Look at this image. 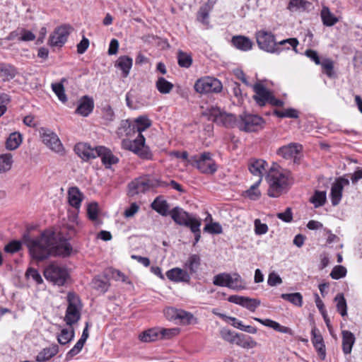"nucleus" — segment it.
<instances>
[{
  "label": "nucleus",
  "instance_id": "obj_8",
  "mask_svg": "<svg viewBox=\"0 0 362 362\" xmlns=\"http://www.w3.org/2000/svg\"><path fill=\"white\" fill-rule=\"evenodd\" d=\"M188 163L197 168L202 173L214 174L217 170V165L209 152L192 156L189 158Z\"/></svg>",
  "mask_w": 362,
  "mask_h": 362
},
{
  "label": "nucleus",
  "instance_id": "obj_51",
  "mask_svg": "<svg viewBox=\"0 0 362 362\" xmlns=\"http://www.w3.org/2000/svg\"><path fill=\"white\" fill-rule=\"evenodd\" d=\"M194 316L189 312L183 310H179L177 311V320L180 321L181 324L189 325L193 319Z\"/></svg>",
  "mask_w": 362,
  "mask_h": 362
},
{
  "label": "nucleus",
  "instance_id": "obj_11",
  "mask_svg": "<svg viewBox=\"0 0 362 362\" xmlns=\"http://www.w3.org/2000/svg\"><path fill=\"white\" fill-rule=\"evenodd\" d=\"M194 88L200 94L218 93L222 90L221 82L214 77L205 76L196 81Z\"/></svg>",
  "mask_w": 362,
  "mask_h": 362
},
{
  "label": "nucleus",
  "instance_id": "obj_55",
  "mask_svg": "<svg viewBox=\"0 0 362 362\" xmlns=\"http://www.w3.org/2000/svg\"><path fill=\"white\" fill-rule=\"evenodd\" d=\"M261 182V178H258V180L247 190V194L251 199H257L260 196V192L257 187Z\"/></svg>",
  "mask_w": 362,
  "mask_h": 362
},
{
  "label": "nucleus",
  "instance_id": "obj_59",
  "mask_svg": "<svg viewBox=\"0 0 362 362\" xmlns=\"http://www.w3.org/2000/svg\"><path fill=\"white\" fill-rule=\"evenodd\" d=\"M21 248V243L18 240H12L4 247V251L8 253H15Z\"/></svg>",
  "mask_w": 362,
  "mask_h": 362
},
{
  "label": "nucleus",
  "instance_id": "obj_5",
  "mask_svg": "<svg viewBox=\"0 0 362 362\" xmlns=\"http://www.w3.org/2000/svg\"><path fill=\"white\" fill-rule=\"evenodd\" d=\"M166 182L151 178L149 176L140 177L129 184V194L134 196L139 193H144L151 188L158 187H165Z\"/></svg>",
  "mask_w": 362,
  "mask_h": 362
},
{
  "label": "nucleus",
  "instance_id": "obj_32",
  "mask_svg": "<svg viewBox=\"0 0 362 362\" xmlns=\"http://www.w3.org/2000/svg\"><path fill=\"white\" fill-rule=\"evenodd\" d=\"M234 344L244 349H253L257 346V341L253 340L251 337L244 334H238Z\"/></svg>",
  "mask_w": 362,
  "mask_h": 362
},
{
  "label": "nucleus",
  "instance_id": "obj_17",
  "mask_svg": "<svg viewBox=\"0 0 362 362\" xmlns=\"http://www.w3.org/2000/svg\"><path fill=\"white\" fill-rule=\"evenodd\" d=\"M228 300L230 303L246 308L252 312H254L255 309L260 305V300L258 299L250 298L249 297L238 295L230 296L228 298Z\"/></svg>",
  "mask_w": 362,
  "mask_h": 362
},
{
  "label": "nucleus",
  "instance_id": "obj_48",
  "mask_svg": "<svg viewBox=\"0 0 362 362\" xmlns=\"http://www.w3.org/2000/svg\"><path fill=\"white\" fill-rule=\"evenodd\" d=\"M274 114L280 118L288 117L296 119L298 117V112L293 108H288L284 111L275 110Z\"/></svg>",
  "mask_w": 362,
  "mask_h": 362
},
{
  "label": "nucleus",
  "instance_id": "obj_25",
  "mask_svg": "<svg viewBox=\"0 0 362 362\" xmlns=\"http://www.w3.org/2000/svg\"><path fill=\"white\" fill-rule=\"evenodd\" d=\"M267 162L262 159L251 160L248 168L250 173L262 180V177L266 172Z\"/></svg>",
  "mask_w": 362,
  "mask_h": 362
},
{
  "label": "nucleus",
  "instance_id": "obj_36",
  "mask_svg": "<svg viewBox=\"0 0 362 362\" xmlns=\"http://www.w3.org/2000/svg\"><path fill=\"white\" fill-rule=\"evenodd\" d=\"M321 18L323 24L326 26H332L338 21L335 16L332 13L329 8L326 6L322 8Z\"/></svg>",
  "mask_w": 362,
  "mask_h": 362
},
{
  "label": "nucleus",
  "instance_id": "obj_4",
  "mask_svg": "<svg viewBox=\"0 0 362 362\" xmlns=\"http://www.w3.org/2000/svg\"><path fill=\"white\" fill-rule=\"evenodd\" d=\"M255 38L259 48L265 52L279 54L283 50V48H281L280 46L288 44L297 52L296 48L298 45V40L296 38H288L276 42L274 35L272 32L264 30L257 31Z\"/></svg>",
  "mask_w": 362,
  "mask_h": 362
},
{
  "label": "nucleus",
  "instance_id": "obj_2",
  "mask_svg": "<svg viewBox=\"0 0 362 362\" xmlns=\"http://www.w3.org/2000/svg\"><path fill=\"white\" fill-rule=\"evenodd\" d=\"M151 125V120L145 115L137 117L134 124H131L129 120L122 121L119 130H123L126 135L130 134L132 131L139 132L138 136L134 140L123 139L122 148L132 151L142 159L151 160L153 154L149 148L145 145V137L141 134V132Z\"/></svg>",
  "mask_w": 362,
  "mask_h": 362
},
{
  "label": "nucleus",
  "instance_id": "obj_15",
  "mask_svg": "<svg viewBox=\"0 0 362 362\" xmlns=\"http://www.w3.org/2000/svg\"><path fill=\"white\" fill-rule=\"evenodd\" d=\"M69 35V26L62 25L57 27L49 37V45L52 47H62L66 42Z\"/></svg>",
  "mask_w": 362,
  "mask_h": 362
},
{
  "label": "nucleus",
  "instance_id": "obj_40",
  "mask_svg": "<svg viewBox=\"0 0 362 362\" xmlns=\"http://www.w3.org/2000/svg\"><path fill=\"white\" fill-rule=\"evenodd\" d=\"M177 63L180 67H190L192 64V55L182 50H179L177 52Z\"/></svg>",
  "mask_w": 362,
  "mask_h": 362
},
{
  "label": "nucleus",
  "instance_id": "obj_45",
  "mask_svg": "<svg viewBox=\"0 0 362 362\" xmlns=\"http://www.w3.org/2000/svg\"><path fill=\"white\" fill-rule=\"evenodd\" d=\"M160 334V332L156 329H150L143 332L139 337V339L144 342H151L156 341Z\"/></svg>",
  "mask_w": 362,
  "mask_h": 362
},
{
  "label": "nucleus",
  "instance_id": "obj_52",
  "mask_svg": "<svg viewBox=\"0 0 362 362\" xmlns=\"http://www.w3.org/2000/svg\"><path fill=\"white\" fill-rule=\"evenodd\" d=\"M346 274V269L341 265H337L332 269L330 276L333 279H339L344 277Z\"/></svg>",
  "mask_w": 362,
  "mask_h": 362
},
{
  "label": "nucleus",
  "instance_id": "obj_49",
  "mask_svg": "<svg viewBox=\"0 0 362 362\" xmlns=\"http://www.w3.org/2000/svg\"><path fill=\"white\" fill-rule=\"evenodd\" d=\"M93 286L95 289L105 293L109 288V284L105 279H103L100 277H95L92 281Z\"/></svg>",
  "mask_w": 362,
  "mask_h": 362
},
{
  "label": "nucleus",
  "instance_id": "obj_24",
  "mask_svg": "<svg viewBox=\"0 0 362 362\" xmlns=\"http://www.w3.org/2000/svg\"><path fill=\"white\" fill-rule=\"evenodd\" d=\"M231 42L235 48L244 52L252 49L253 45L252 40L243 35L233 36Z\"/></svg>",
  "mask_w": 362,
  "mask_h": 362
},
{
  "label": "nucleus",
  "instance_id": "obj_38",
  "mask_svg": "<svg viewBox=\"0 0 362 362\" xmlns=\"http://www.w3.org/2000/svg\"><path fill=\"white\" fill-rule=\"evenodd\" d=\"M156 86L158 90L162 94L169 93L174 87L172 83L169 82L163 77H158L156 83Z\"/></svg>",
  "mask_w": 362,
  "mask_h": 362
},
{
  "label": "nucleus",
  "instance_id": "obj_16",
  "mask_svg": "<svg viewBox=\"0 0 362 362\" xmlns=\"http://www.w3.org/2000/svg\"><path fill=\"white\" fill-rule=\"evenodd\" d=\"M98 151V146L92 148L87 143H78L74 146L75 153L84 161L95 158Z\"/></svg>",
  "mask_w": 362,
  "mask_h": 362
},
{
  "label": "nucleus",
  "instance_id": "obj_62",
  "mask_svg": "<svg viewBox=\"0 0 362 362\" xmlns=\"http://www.w3.org/2000/svg\"><path fill=\"white\" fill-rule=\"evenodd\" d=\"M26 275L32 278L37 284H40L43 281L40 274L36 269L29 268L26 272Z\"/></svg>",
  "mask_w": 362,
  "mask_h": 362
},
{
  "label": "nucleus",
  "instance_id": "obj_63",
  "mask_svg": "<svg viewBox=\"0 0 362 362\" xmlns=\"http://www.w3.org/2000/svg\"><path fill=\"white\" fill-rule=\"evenodd\" d=\"M267 283L270 286H274L282 283V279L279 274L274 272L269 274Z\"/></svg>",
  "mask_w": 362,
  "mask_h": 362
},
{
  "label": "nucleus",
  "instance_id": "obj_20",
  "mask_svg": "<svg viewBox=\"0 0 362 362\" xmlns=\"http://www.w3.org/2000/svg\"><path fill=\"white\" fill-rule=\"evenodd\" d=\"M302 145L291 143L279 148L277 151V154L286 159H289L296 157L302 151Z\"/></svg>",
  "mask_w": 362,
  "mask_h": 362
},
{
  "label": "nucleus",
  "instance_id": "obj_27",
  "mask_svg": "<svg viewBox=\"0 0 362 362\" xmlns=\"http://www.w3.org/2000/svg\"><path fill=\"white\" fill-rule=\"evenodd\" d=\"M68 199L71 206L78 209L83 200V194L78 187H71L68 190Z\"/></svg>",
  "mask_w": 362,
  "mask_h": 362
},
{
  "label": "nucleus",
  "instance_id": "obj_9",
  "mask_svg": "<svg viewBox=\"0 0 362 362\" xmlns=\"http://www.w3.org/2000/svg\"><path fill=\"white\" fill-rule=\"evenodd\" d=\"M264 119L256 115L243 112L238 116V128L245 132H257L264 127Z\"/></svg>",
  "mask_w": 362,
  "mask_h": 362
},
{
  "label": "nucleus",
  "instance_id": "obj_37",
  "mask_svg": "<svg viewBox=\"0 0 362 362\" xmlns=\"http://www.w3.org/2000/svg\"><path fill=\"white\" fill-rule=\"evenodd\" d=\"M22 142L21 134L18 132L11 133L6 141V148L8 150L16 149Z\"/></svg>",
  "mask_w": 362,
  "mask_h": 362
},
{
  "label": "nucleus",
  "instance_id": "obj_60",
  "mask_svg": "<svg viewBox=\"0 0 362 362\" xmlns=\"http://www.w3.org/2000/svg\"><path fill=\"white\" fill-rule=\"evenodd\" d=\"M201 225L202 221L200 219L197 222L194 223V224L192 226H190V227L189 228L191 230V231L194 234V243H193V245H195L199 242L201 238Z\"/></svg>",
  "mask_w": 362,
  "mask_h": 362
},
{
  "label": "nucleus",
  "instance_id": "obj_23",
  "mask_svg": "<svg viewBox=\"0 0 362 362\" xmlns=\"http://www.w3.org/2000/svg\"><path fill=\"white\" fill-rule=\"evenodd\" d=\"M168 279L175 282H189L190 276L187 271L180 268H174L167 272Z\"/></svg>",
  "mask_w": 362,
  "mask_h": 362
},
{
  "label": "nucleus",
  "instance_id": "obj_54",
  "mask_svg": "<svg viewBox=\"0 0 362 362\" xmlns=\"http://www.w3.org/2000/svg\"><path fill=\"white\" fill-rule=\"evenodd\" d=\"M220 334L222 339H224L225 341L230 344H234L235 339H237L238 334H235L230 330L223 329L220 331Z\"/></svg>",
  "mask_w": 362,
  "mask_h": 362
},
{
  "label": "nucleus",
  "instance_id": "obj_1",
  "mask_svg": "<svg viewBox=\"0 0 362 362\" xmlns=\"http://www.w3.org/2000/svg\"><path fill=\"white\" fill-rule=\"evenodd\" d=\"M24 244L28 249L31 257L42 261L50 256H69L72 247L66 240L58 242L54 231L46 230L40 235L31 238L28 233L23 236Z\"/></svg>",
  "mask_w": 362,
  "mask_h": 362
},
{
  "label": "nucleus",
  "instance_id": "obj_6",
  "mask_svg": "<svg viewBox=\"0 0 362 362\" xmlns=\"http://www.w3.org/2000/svg\"><path fill=\"white\" fill-rule=\"evenodd\" d=\"M206 115L209 117V120L218 125H222L227 128L238 127V118L231 113L222 111L218 107L212 106L208 108L206 110Z\"/></svg>",
  "mask_w": 362,
  "mask_h": 362
},
{
  "label": "nucleus",
  "instance_id": "obj_42",
  "mask_svg": "<svg viewBox=\"0 0 362 362\" xmlns=\"http://www.w3.org/2000/svg\"><path fill=\"white\" fill-rule=\"evenodd\" d=\"M281 298L298 307H301L303 305V296L298 292L293 293H282L281 295Z\"/></svg>",
  "mask_w": 362,
  "mask_h": 362
},
{
  "label": "nucleus",
  "instance_id": "obj_21",
  "mask_svg": "<svg viewBox=\"0 0 362 362\" xmlns=\"http://www.w3.org/2000/svg\"><path fill=\"white\" fill-rule=\"evenodd\" d=\"M93 100L85 95L80 100L76 112L83 117H86L93 111Z\"/></svg>",
  "mask_w": 362,
  "mask_h": 362
},
{
  "label": "nucleus",
  "instance_id": "obj_46",
  "mask_svg": "<svg viewBox=\"0 0 362 362\" xmlns=\"http://www.w3.org/2000/svg\"><path fill=\"white\" fill-rule=\"evenodd\" d=\"M312 6V4L306 0H291L288 4V8L291 11L294 10H307Z\"/></svg>",
  "mask_w": 362,
  "mask_h": 362
},
{
  "label": "nucleus",
  "instance_id": "obj_19",
  "mask_svg": "<svg viewBox=\"0 0 362 362\" xmlns=\"http://www.w3.org/2000/svg\"><path fill=\"white\" fill-rule=\"evenodd\" d=\"M311 335L313 346L318 352L320 358L322 360L325 359L326 356L325 346L324 344L323 338L316 327H313Z\"/></svg>",
  "mask_w": 362,
  "mask_h": 362
},
{
  "label": "nucleus",
  "instance_id": "obj_12",
  "mask_svg": "<svg viewBox=\"0 0 362 362\" xmlns=\"http://www.w3.org/2000/svg\"><path fill=\"white\" fill-rule=\"evenodd\" d=\"M42 142L52 151L60 155L64 154V146L58 136L48 129L42 128L40 131Z\"/></svg>",
  "mask_w": 362,
  "mask_h": 362
},
{
  "label": "nucleus",
  "instance_id": "obj_41",
  "mask_svg": "<svg viewBox=\"0 0 362 362\" xmlns=\"http://www.w3.org/2000/svg\"><path fill=\"white\" fill-rule=\"evenodd\" d=\"M74 337V330L71 329H62L60 334L57 336V341L62 345L69 344Z\"/></svg>",
  "mask_w": 362,
  "mask_h": 362
},
{
  "label": "nucleus",
  "instance_id": "obj_44",
  "mask_svg": "<svg viewBox=\"0 0 362 362\" xmlns=\"http://www.w3.org/2000/svg\"><path fill=\"white\" fill-rule=\"evenodd\" d=\"M334 301L337 303V310L342 317L347 315V305L346 300L342 293H338L335 298Z\"/></svg>",
  "mask_w": 362,
  "mask_h": 362
},
{
  "label": "nucleus",
  "instance_id": "obj_10",
  "mask_svg": "<svg viewBox=\"0 0 362 362\" xmlns=\"http://www.w3.org/2000/svg\"><path fill=\"white\" fill-rule=\"evenodd\" d=\"M68 306L66 310L64 321L67 325H72L78 322L81 318V305L79 298L74 293H69L67 296Z\"/></svg>",
  "mask_w": 362,
  "mask_h": 362
},
{
  "label": "nucleus",
  "instance_id": "obj_30",
  "mask_svg": "<svg viewBox=\"0 0 362 362\" xmlns=\"http://www.w3.org/2000/svg\"><path fill=\"white\" fill-rule=\"evenodd\" d=\"M58 352V346L57 344H52L51 346L45 348L39 352L36 356V361L37 362L47 361L57 355Z\"/></svg>",
  "mask_w": 362,
  "mask_h": 362
},
{
  "label": "nucleus",
  "instance_id": "obj_43",
  "mask_svg": "<svg viewBox=\"0 0 362 362\" xmlns=\"http://www.w3.org/2000/svg\"><path fill=\"white\" fill-rule=\"evenodd\" d=\"M342 191L343 189H341V185H336L333 183L330 192L331 202L333 206H337L340 202L342 197Z\"/></svg>",
  "mask_w": 362,
  "mask_h": 362
},
{
  "label": "nucleus",
  "instance_id": "obj_14",
  "mask_svg": "<svg viewBox=\"0 0 362 362\" xmlns=\"http://www.w3.org/2000/svg\"><path fill=\"white\" fill-rule=\"evenodd\" d=\"M252 88L255 92L252 98L258 105L262 107L269 103L273 95L271 90L265 88L261 82L256 83Z\"/></svg>",
  "mask_w": 362,
  "mask_h": 362
},
{
  "label": "nucleus",
  "instance_id": "obj_22",
  "mask_svg": "<svg viewBox=\"0 0 362 362\" xmlns=\"http://www.w3.org/2000/svg\"><path fill=\"white\" fill-rule=\"evenodd\" d=\"M254 320L266 327H269L274 329V330H276L279 332L288 334L289 335L293 334V332L290 327L281 325L279 323H278L277 322H275L272 320H270V319L262 320V319H260L258 317H254Z\"/></svg>",
  "mask_w": 362,
  "mask_h": 362
},
{
  "label": "nucleus",
  "instance_id": "obj_3",
  "mask_svg": "<svg viewBox=\"0 0 362 362\" xmlns=\"http://www.w3.org/2000/svg\"><path fill=\"white\" fill-rule=\"evenodd\" d=\"M289 172L274 164L267 172L266 180L269 187L267 194L270 197H279L286 192L290 187Z\"/></svg>",
  "mask_w": 362,
  "mask_h": 362
},
{
  "label": "nucleus",
  "instance_id": "obj_28",
  "mask_svg": "<svg viewBox=\"0 0 362 362\" xmlns=\"http://www.w3.org/2000/svg\"><path fill=\"white\" fill-rule=\"evenodd\" d=\"M151 208L162 216L169 214V204L161 196L157 197L151 204Z\"/></svg>",
  "mask_w": 362,
  "mask_h": 362
},
{
  "label": "nucleus",
  "instance_id": "obj_64",
  "mask_svg": "<svg viewBox=\"0 0 362 362\" xmlns=\"http://www.w3.org/2000/svg\"><path fill=\"white\" fill-rule=\"evenodd\" d=\"M276 216L286 223H289L293 220V214L291 208H287L284 212L278 213Z\"/></svg>",
  "mask_w": 362,
  "mask_h": 362
},
{
  "label": "nucleus",
  "instance_id": "obj_50",
  "mask_svg": "<svg viewBox=\"0 0 362 362\" xmlns=\"http://www.w3.org/2000/svg\"><path fill=\"white\" fill-rule=\"evenodd\" d=\"M52 88L54 93L57 95L59 100L63 103L67 101V98L64 93V88L62 83H52Z\"/></svg>",
  "mask_w": 362,
  "mask_h": 362
},
{
  "label": "nucleus",
  "instance_id": "obj_61",
  "mask_svg": "<svg viewBox=\"0 0 362 362\" xmlns=\"http://www.w3.org/2000/svg\"><path fill=\"white\" fill-rule=\"evenodd\" d=\"M84 344L85 341L79 339L74 346L67 353L66 358H71L77 355L81 351Z\"/></svg>",
  "mask_w": 362,
  "mask_h": 362
},
{
  "label": "nucleus",
  "instance_id": "obj_47",
  "mask_svg": "<svg viewBox=\"0 0 362 362\" xmlns=\"http://www.w3.org/2000/svg\"><path fill=\"white\" fill-rule=\"evenodd\" d=\"M230 278V274L225 272L221 273L214 276L213 284L218 286L228 287Z\"/></svg>",
  "mask_w": 362,
  "mask_h": 362
},
{
  "label": "nucleus",
  "instance_id": "obj_58",
  "mask_svg": "<svg viewBox=\"0 0 362 362\" xmlns=\"http://www.w3.org/2000/svg\"><path fill=\"white\" fill-rule=\"evenodd\" d=\"M255 226V233L256 235H264L268 231V226L265 223H262L261 221L258 218L255 219L254 221Z\"/></svg>",
  "mask_w": 362,
  "mask_h": 362
},
{
  "label": "nucleus",
  "instance_id": "obj_34",
  "mask_svg": "<svg viewBox=\"0 0 362 362\" xmlns=\"http://www.w3.org/2000/svg\"><path fill=\"white\" fill-rule=\"evenodd\" d=\"M13 160L11 153L0 154V174L8 172L12 167Z\"/></svg>",
  "mask_w": 362,
  "mask_h": 362
},
{
  "label": "nucleus",
  "instance_id": "obj_29",
  "mask_svg": "<svg viewBox=\"0 0 362 362\" xmlns=\"http://www.w3.org/2000/svg\"><path fill=\"white\" fill-rule=\"evenodd\" d=\"M342 334V350L344 354H349L351 352L353 345L355 342L354 334L348 330H343Z\"/></svg>",
  "mask_w": 362,
  "mask_h": 362
},
{
  "label": "nucleus",
  "instance_id": "obj_26",
  "mask_svg": "<svg viewBox=\"0 0 362 362\" xmlns=\"http://www.w3.org/2000/svg\"><path fill=\"white\" fill-rule=\"evenodd\" d=\"M133 60L128 56H120L115 62V67L122 71V76L126 78L129 76L132 66Z\"/></svg>",
  "mask_w": 362,
  "mask_h": 362
},
{
  "label": "nucleus",
  "instance_id": "obj_56",
  "mask_svg": "<svg viewBox=\"0 0 362 362\" xmlns=\"http://www.w3.org/2000/svg\"><path fill=\"white\" fill-rule=\"evenodd\" d=\"M204 230L211 234H220L222 233L223 229L218 223H211L206 224L204 228Z\"/></svg>",
  "mask_w": 362,
  "mask_h": 362
},
{
  "label": "nucleus",
  "instance_id": "obj_33",
  "mask_svg": "<svg viewBox=\"0 0 362 362\" xmlns=\"http://www.w3.org/2000/svg\"><path fill=\"white\" fill-rule=\"evenodd\" d=\"M228 288L234 291H240L245 288V282L239 274H230Z\"/></svg>",
  "mask_w": 362,
  "mask_h": 362
},
{
  "label": "nucleus",
  "instance_id": "obj_35",
  "mask_svg": "<svg viewBox=\"0 0 362 362\" xmlns=\"http://www.w3.org/2000/svg\"><path fill=\"white\" fill-rule=\"evenodd\" d=\"M201 264V259L198 255H191L185 262V267L191 274L196 273Z\"/></svg>",
  "mask_w": 362,
  "mask_h": 362
},
{
  "label": "nucleus",
  "instance_id": "obj_18",
  "mask_svg": "<svg viewBox=\"0 0 362 362\" xmlns=\"http://www.w3.org/2000/svg\"><path fill=\"white\" fill-rule=\"evenodd\" d=\"M97 157L101 158L102 163L107 168L119 162V158L114 156L109 148L102 146H98Z\"/></svg>",
  "mask_w": 362,
  "mask_h": 362
},
{
  "label": "nucleus",
  "instance_id": "obj_57",
  "mask_svg": "<svg viewBox=\"0 0 362 362\" xmlns=\"http://www.w3.org/2000/svg\"><path fill=\"white\" fill-rule=\"evenodd\" d=\"M320 65L325 70L327 76L332 77L333 76L334 62L332 60L330 59H325L322 62H321Z\"/></svg>",
  "mask_w": 362,
  "mask_h": 362
},
{
  "label": "nucleus",
  "instance_id": "obj_53",
  "mask_svg": "<svg viewBox=\"0 0 362 362\" xmlns=\"http://www.w3.org/2000/svg\"><path fill=\"white\" fill-rule=\"evenodd\" d=\"M87 214L90 220H97L98 214V204L97 202H92L88 204L87 209Z\"/></svg>",
  "mask_w": 362,
  "mask_h": 362
},
{
  "label": "nucleus",
  "instance_id": "obj_13",
  "mask_svg": "<svg viewBox=\"0 0 362 362\" xmlns=\"http://www.w3.org/2000/svg\"><path fill=\"white\" fill-rule=\"evenodd\" d=\"M169 214L172 219L179 226H186L189 228L194 223L197 222L200 218H198L194 214L185 211L183 209L176 206L172 209Z\"/></svg>",
  "mask_w": 362,
  "mask_h": 362
},
{
  "label": "nucleus",
  "instance_id": "obj_31",
  "mask_svg": "<svg viewBox=\"0 0 362 362\" xmlns=\"http://www.w3.org/2000/svg\"><path fill=\"white\" fill-rule=\"evenodd\" d=\"M17 74L16 67L10 64L0 63V77L4 81L13 79Z\"/></svg>",
  "mask_w": 362,
  "mask_h": 362
},
{
  "label": "nucleus",
  "instance_id": "obj_7",
  "mask_svg": "<svg viewBox=\"0 0 362 362\" xmlns=\"http://www.w3.org/2000/svg\"><path fill=\"white\" fill-rule=\"evenodd\" d=\"M43 274L47 281L59 286H64L69 279L67 269L56 262L48 264L45 268Z\"/></svg>",
  "mask_w": 362,
  "mask_h": 362
},
{
  "label": "nucleus",
  "instance_id": "obj_39",
  "mask_svg": "<svg viewBox=\"0 0 362 362\" xmlns=\"http://www.w3.org/2000/svg\"><path fill=\"white\" fill-rule=\"evenodd\" d=\"M327 200L326 192L315 191L314 194L310 198V202L313 204L315 208L323 206Z\"/></svg>",
  "mask_w": 362,
  "mask_h": 362
}]
</instances>
